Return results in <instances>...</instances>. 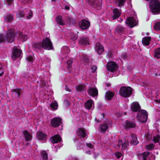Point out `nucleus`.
<instances>
[{
	"mask_svg": "<svg viewBox=\"0 0 160 160\" xmlns=\"http://www.w3.org/2000/svg\"><path fill=\"white\" fill-rule=\"evenodd\" d=\"M72 62V60H69L67 61V68L70 72L71 70V68L72 67L71 64Z\"/></svg>",
	"mask_w": 160,
	"mask_h": 160,
	"instance_id": "37",
	"label": "nucleus"
},
{
	"mask_svg": "<svg viewBox=\"0 0 160 160\" xmlns=\"http://www.w3.org/2000/svg\"><path fill=\"white\" fill-rule=\"evenodd\" d=\"M53 151L55 152H56L58 151V149L56 146H54L52 147Z\"/></svg>",
	"mask_w": 160,
	"mask_h": 160,
	"instance_id": "52",
	"label": "nucleus"
},
{
	"mask_svg": "<svg viewBox=\"0 0 160 160\" xmlns=\"http://www.w3.org/2000/svg\"><path fill=\"white\" fill-rule=\"evenodd\" d=\"M6 2L9 5H10L13 2V0H7Z\"/></svg>",
	"mask_w": 160,
	"mask_h": 160,
	"instance_id": "53",
	"label": "nucleus"
},
{
	"mask_svg": "<svg viewBox=\"0 0 160 160\" xmlns=\"http://www.w3.org/2000/svg\"><path fill=\"white\" fill-rule=\"evenodd\" d=\"M86 153L88 154H91V152L90 151H88L86 152Z\"/></svg>",
	"mask_w": 160,
	"mask_h": 160,
	"instance_id": "54",
	"label": "nucleus"
},
{
	"mask_svg": "<svg viewBox=\"0 0 160 160\" xmlns=\"http://www.w3.org/2000/svg\"><path fill=\"white\" fill-rule=\"evenodd\" d=\"M125 2V0H117V3L118 6H120L123 5Z\"/></svg>",
	"mask_w": 160,
	"mask_h": 160,
	"instance_id": "42",
	"label": "nucleus"
},
{
	"mask_svg": "<svg viewBox=\"0 0 160 160\" xmlns=\"http://www.w3.org/2000/svg\"><path fill=\"white\" fill-rule=\"evenodd\" d=\"M23 133L24 135L25 141H28L31 140L32 137L27 131H24L23 132Z\"/></svg>",
	"mask_w": 160,
	"mask_h": 160,
	"instance_id": "30",
	"label": "nucleus"
},
{
	"mask_svg": "<svg viewBox=\"0 0 160 160\" xmlns=\"http://www.w3.org/2000/svg\"><path fill=\"white\" fill-rule=\"evenodd\" d=\"M131 138L130 143L131 144L134 145H136L138 143L136 135L132 134Z\"/></svg>",
	"mask_w": 160,
	"mask_h": 160,
	"instance_id": "27",
	"label": "nucleus"
},
{
	"mask_svg": "<svg viewBox=\"0 0 160 160\" xmlns=\"http://www.w3.org/2000/svg\"><path fill=\"white\" fill-rule=\"evenodd\" d=\"M18 17L22 18L24 16V14L23 12H20L19 13H18Z\"/></svg>",
	"mask_w": 160,
	"mask_h": 160,
	"instance_id": "48",
	"label": "nucleus"
},
{
	"mask_svg": "<svg viewBox=\"0 0 160 160\" xmlns=\"http://www.w3.org/2000/svg\"><path fill=\"white\" fill-rule=\"evenodd\" d=\"M85 89V87L83 85H78L76 87V89L78 92H82Z\"/></svg>",
	"mask_w": 160,
	"mask_h": 160,
	"instance_id": "34",
	"label": "nucleus"
},
{
	"mask_svg": "<svg viewBox=\"0 0 160 160\" xmlns=\"http://www.w3.org/2000/svg\"><path fill=\"white\" fill-rule=\"evenodd\" d=\"M15 36V33L13 29H8L5 38L2 34H0V42H3L6 40L8 42H12L13 41Z\"/></svg>",
	"mask_w": 160,
	"mask_h": 160,
	"instance_id": "3",
	"label": "nucleus"
},
{
	"mask_svg": "<svg viewBox=\"0 0 160 160\" xmlns=\"http://www.w3.org/2000/svg\"><path fill=\"white\" fill-rule=\"evenodd\" d=\"M148 118V113L144 110H142L139 111L137 115V118L140 122L145 123Z\"/></svg>",
	"mask_w": 160,
	"mask_h": 160,
	"instance_id": "5",
	"label": "nucleus"
},
{
	"mask_svg": "<svg viewBox=\"0 0 160 160\" xmlns=\"http://www.w3.org/2000/svg\"><path fill=\"white\" fill-rule=\"evenodd\" d=\"M79 43L83 46H86L89 44L88 39L86 37H82L80 38Z\"/></svg>",
	"mask_w": 160,
	"mask_h": 160,
	"instance_id": "17",
	"label": "nucleus"
},
{
	"mask_svg": "<svg viewBox=\"0 0 160 160\" xmlns=\"http://www.w3.org/2000/svg\"><path fill=\"white\" fill-rule=\"evenodd\" d=\"M117 65L113 62H108L107 65V70L111 72H114L118 69Z\"/></svg>",
	"mask_w": 160,
	"mask_h": 160,
	"instance_id": "9",
	"label": "nucleus"
},
{
	"mask_svg": "<svg viewBox=\"0 0 160 160\" xmlns=\"http://www.w3.org/2000/svg\"><path fill=\"white\" fill-rule=\"evenodd\" d=\"M121 12L118 9L115 8L113 10V15L112 18L113 19H116L119 17L121 14Z\"/></svg>",
	"mask_w": 160,
	"mask_h": 160,
	"instance_id": "20",
	"label": "nucleus"
},
{
	"mask_svg": "<svg viewBox=\"0 0 160 160\" xmlns=\"http://www.w3.org/2000/svg\"><path fill=\"white\" fill-rule=\"evenodd\" d=\"M56 21L60 25H63L64 23L62 21V17L61 16H58L57 17Z\"/></svg>",
	"mask_w": 160,
	"mask_h": 160,
	"instance_id": "32",
	"label": "nucleus"
},
{
	"mask_svg": "<svg viewBox=\"0 0 160 160\" xmlns=\"http://www.w3.org/2000/svg\"><path fill=\"white\" fill-rule=\"evenodd\" d=\"M131 108L132 111L136 112L140 111V107L137 102H134L131 104Z\"/></svg>",
	"mask_w": 160,
	"mask_h": 160,
	"instance_id": "16",
	"label": "nucleus"
},
{
	"mask_svg": "<svg viewBox=\"0 0 160 160\" xmlns=\"http://www.w3.org/2000/svg\"><path fill=\"white\" fill-rule=\"evenodd\" d=\"M32 12L31 11H30L29 12V14L28 16H27V19H29L32 17Z\"/></svg>",
	"mask_w": 160,
	"mask_h": 160,
	"instance_id": "50",
	"label": "nucleus"
},
{
	"mask_svg": "<svg viewBox=\"0 0 160 160\" xmlns=\"http://www.w3.org/2000/svg\"><path fill=\"white\" fill-rule=\"evenodd\" d=\"M124 127L126 129L133 128L135 127V124L134 122L126 121V123L124 124Z\"/></svg>",
	"mask_w": 160,
	"mask_h": 160,
	"instance_id": "25",
	"label": "nucleus"
},
{
	"mask_svg": "<svg viewBox=\"0 0 160 160\" xmlns=\"http://www.w3.org/2000/svg\"><path fill=\"white\" fill-rule=\"evenodd\" d=\"M88 92V95L94 97L98 95V89L95 86H92L89 88Z\"/></svg>",
	"mask_w": 160,
	"mask_h": 160,
	"instance_id": "10",
	"label": "nucleus"
},
{
	"mask_svg": "<svg viewBox=\"0 0 160 160\" xmlns=\"http://www.w3.org/2000/svg\"><path fill=\"white\" fill-rule=\"evenodd\" d=\"M32 46L34 48L38 49L43 48L49 50L53 48L52 43L48 37L44 39L42 42L33 43Z\"/></svg>",
	"mask_w": 160,
	"mask_h": 160,
	"instance_id": "1",
	"label": "nucleus"
},
{
	"mask_svg": "<svg viewBox=\"0 0 160 160\" xmlns=\"http://www.w3.org/2000/svg\"><path fill=\"white\" fill-rule=\"evenodd\" d=\"M2 65L0 63V76H2L3 74Z\"/></svg>",
	"mask_w": 160,
	"mask_h": 160,
	"instance_id": "45",
	"label": "nucleus"
},
{
	"mask_svg": "<svg viewBox=\"0 0 160 160\" xmlns=\"http://www.w3.org/2000/svg\"><path fill=\"white\" fill-rule=\"evenodd\" d=\"M124 115H126L127 114V113L126 112H125L124 113Z\"/></svg>",
	"mask_w": 160,
	"mask_h": 160,
	"instance_id": "60",
	"label": "nucleus"
},
{
	"mask_svg": "<svg viewBox=\"0 0 160 160\" xmlns=\"http://www.w3.org/2000/svg\"><path fill=\"white\" fill-rule=\"evenodd\" d=\"M111 123L110 121H108L106 123L100 125L99 128L101 132H105L108 128L109 127L111 126Z\"/></svg>",
	"mask_w": 160,
	"mask_h": 160,
	"instance_id": "15",
	"label": "nucleus"
},
{
	"mask_svg": "<svg viewBox=\"0 0 160 160\" xmlns=\"http://www.w3.org/2000/svg\"><path fill=\"white\" fill-rule=\"evenodd\" d=\"M120 22H122V20H123L121 18H120Z\"/></svg>",
	"mask_w": 160,
	"mask_h": 160,
	"instance_id": "59",
	"label": "nucleus"
},
{
	"mask_svg": "<svg viewBox=\"0 0 160 160\" xmlns=\"http://www.w3.org/2000/svg\"><path fill=\"white\" fill-rule=\"evenodd\" d=\"M69 7L68 6H66L65 7V8L67 10H69Z\"/></svg>",
	"mask_w": 160,
	"mask_h": 160,
	"instance_id": "55",
	"label": "nucleus"
},
{
	"mask_svg": "<svg viewBox=\"0 0 160 160\" xmlns=\"http://www.w3.org/2000/svg\"><path fill=\"white\" fill-rule=\"evenodd\" d=\"M93 104V101L91 99L89 100L85 103V108L88 109H92Z\"/></svg>",
	"mask_w": 160,
	"mask_h": 160,
	"instance_id": "26",
	"label": "nucleus"
},
{
	"mask_svg": "<svg viewBox=\"0 0 160 160\" xmlns=\"http://www.w3.org/2000/svg\"><path fill=\"white\" fill-rule=\"evenodd\" d=\"M115 156L117 158L116 160H122V155L120 152H116L114 154Z\"/></svg>",
	"mask_w": 160,
	"mask_h": 160,
	"instance_id": "36",
	"label": "nucleus"
},
{
	"mask_svg": "<svg viewBox=\"0 0 160 160\" xmlns=\"http://www.w3.org/2000/svg\"><path fill=\"white\" fill-rule=\"evenodd\" d=\"M90 4L97 9H100L101 8L102 1L101 0H88Z\"/></svg>",
	"mask_w": 160,
	"mask_h": 160,
	"instance_id": "8",
	"label": "nucleus"
},
{
	"mask_svg": "<svg viewBox=\"0 0 160 160\" xmlns=\"http://www.w3.org/2000/svg\"><path fill=\"white\" fill-rule=\"evenodd\" d=\"M86 145L88 147L90 148H93V145L90 143H87Z\"/></svg>",
	"mask_w": 160,
	"mask_h": 160,
	"instance_id": "51",
	"label": "nucleus"
},
{
	"mask_svg": "<svg viewBox=\"0 0 160 160\" xmlns=\"http://www.w3.org/2000/svg\"><path fill=\"white\" fill-rule=\"evenodd\" d=\"M82 60L85 63L88 62V59L87 56L85 55H83Z\"/></svg>",
	"mask_w": 160,
	"mask_h": 160,
	"instance_id": "44",
	"label": "nucleus"
},
{
	"mask_svg": "<svg viewBox=\"0 0 160 160\" xmlns=\"http://www.w3.org/2000/svg\"><path fill=\"white\" fill-rule=\"evenodd\" d=\"M62 50L64 53L67 54L70 51L68 48L67 46H64L62 48Z\"/></svg>",
	"mask_w": 160,
	"mask_h": 160,
	"instance_id": "41",
	"label": "nucleus"
},
{
	"mask_svg": "<svg viewBox=\"0 0 160 160\" xmlns=\"http://www.w3.org/2000/svg\"><path fill=\"white\" fill-rule=\"evenodd\" d=\"M37 137L39 140L41 141H45L47 139L46 135L41 132H37Z\"/></svg>",
	"mask_w": 160,
	"mask_h": 160,
	"instance_id": "19",
	"label": "nucleus"
},
{
	"mask_svg": "<svg viewBox=\"0 0 160 160\" xmlns=\"http://www.w3.org/2000/svg\"><path fill=\"white\" fill-rule=\"evenodd\" d=\"M147 1H151L149 7L152 12L155 14L160 12V2L158 0H145Z\"/></svg>",
	"mask_w": 160,
	"mask_h": 160,
	"instance_id": "2",
	"label": "nucleus"
},
{
	"mask_svg": "<svg viewBox=\"0 0 160 160\" xmlns=\"http://www.w3.org/2000/svg\"><path fill=\"white\" fill-rule=\"evenodd\" d=\"M61 138L60 136L58 135H55L51 138V141L53 143H57L61 140Z\"/></svg>",
	"mask_w": 160,
	"mask_h": 160,
	"instance_id": "22",
	"label": "nucleus"
},
{
	"mask_svg": "<svg viewBox=\"0 0 160 160\" xmlns=\"http://www.w3.org/2000/svg\"><path fill=\"white\" fill-rule=\"evenodd\" d=\"M4 18L6 22H11L13 20L14 17L12 14H7L4 16Z\"/></svg>",
	"mask_w": 160,
	"mask_h": 160,
	"instance_id": "23",
	"label": "nucleus"
},
{
	"mask_svg": "<svg viewBox=\"0 0 160 160\" xmlns=\"http://www.w3.org/2000/svg\"><path fill=\"white\" fill-rule=\"evenodd\" d=\"M50 107L52 110H56L58 108V104L56 101L52 102L50 105Z\"/></svg>",
	"mask_w": 160,
	"mask_h": 160,
	"instance_id": "33",
	"label": "nucleus"
},
{
	"mask_svg": "<svg viewBox=\"0 0 160 160\" xmlns=\"http://www.w3.org/2000/svg\"><path fill=\"white\" fill-rule=\"evenodd\" d=\"M126 23L128 26L132 28L138 25L137 20L133 17H130L127 18Z\"/></svg>",
	"mask_w": 160,
	"mask_h": 160,
	"instance_id": "7",
	"label": "nucleus"
},
{
	"mask_svg": "<svg viewBox=\"0 0 160 160\" xmlns=\"http://www.w3.org/2000/svg\"><path fill=\"white\" fill-rule=\"evenodd\" d=\"M95 49L99 54H102L104 51L103 47L99 42H98L96 44Z\"/></svg>",
	"mask_w": 160,
	"mask_h": 160,
	"instance_id": "21",
	"label": "nucleus"
},
{
	"mask_svg": "<svg viewBox=\"0 0 160 160\" xmlns=\"http://www.w3.org/2000/svg\"><path fill=\"white\" fill-rule=\"evenodd\" d=\"M77 136L78 138H84L87 135L86 132L84 128H79L77 129Z\"/></svg>",
	"mask_w": 160,
	"mask_h": 160,
	"instance_id": "11",
	"label": "nucleus"
},
{
	"mask_svg": "<svg viewBox=\"0 0 160 160\" xmlns=\"http://www.w3.org/2000/svg\"><path fill=\"white\" fill-rule=\"evenodd\" d=\"M128 145L129 142L126 140H119L116 148L118 149H121L122 150H125L128 148Z\"/></svg>",
	"mask_w": 160,
	"mask_h": 160,
	"instance_id": "6",
	"label": "nucleus"
},
{
	"mask_svg": "<svg viewBox=\"0 0 160 160\" xmlns=\"http://www.w3.org/2000/svg\"><path fill=\"white\" fill-rule=\"evenodd\" d=\"M91 69L92 70V73L94 72L97 69V67L96 66H92L91 68Z\"/></svg>",
	"mask_w": 160,
	"mask_h": 160,
	"instance_id": "47",
	"label": "nucleus"
},
{
	"mask_svg": "<svg viewBox=\"0 0 160 160\" xmlns=\"http://www.w3.org/2000/svg\"><path fill=\"white\" fill-rule=\"evenodd\" d=\"M22 53V51L16 47H14L12 51V58L13 60H16L18 57H20Z\"/></svg>",
	"mask_w": 160,
	"mask_h": 160,
	"instance_id": "12",
	"label": "nucleus"
},
{
	"mask_svg": "<svg viewBox=\"0 0 160 160\" xmlns=\"http://www.w3.org/2000/svg\"><path fill=\"white\" fill-rule=\"evenodd\" d=\"M114 95V93L110 91H108L106 93L105 99L107 100H110L112 98Z\"/></svg>",
	"mask_w": 160,
	"mask_h": 160,
	"instance_id": "24",
	"label": "nucleus"
},
{
	"mask_svg": "<svg viewBox=\"0 0 160 160\" xmlns=\"http://www.w3.org/2000/svg\"><path fill=\"white\" fill-rule=\"evenodd\" d=\"M156 101H157V102L160 103V99L159 100H156Z\"/></svg>",
	"mask_w": 160,
	"mask_h": 160,
	"instance_id": "57",
	"label": "nucleus"
},
{
	"mask_svg": "<svg viewBox=\"0 0 160 160\" xmlns=\"http://www.w3.org/2000/svg\"><path fill=\"white\" fill-rule=\"evenodd\" d=\"M143 160H150L153 158L152 155L148 152H146L141 155Z\"/></svg>",
	"mask_w": 160,
	"mask_h": 160,
	"instance_id": "18",
	"label": "nucleus"
},
{
	"mask_svg": "<svg viewBox=\"0 0 160 160\" xmlns=\"http://www.w3.org/2000/svg\"><path fill=\"white\" fill-rule=\"evenodd\" d=\"M154 29L156 30H160V22H157L154 26Z\"/></svg>",
	"mask_w": 160,
	"mask_h": 160,
	"instance_id": "40",
	"label": "nucleus"
},
{
	"mask_svg": "<svg viewBox=\"0 0 160 160\" xmlns=\"http://www.w3.org/2000/svg\"><path fill=\"white\" fill-rule=\"evenodd\" d=\"M155 75L156 76H158V75H160V72H159L158 73H157L156 72L155 73Z\"/></svg>",
	"mask_w": 160,
	"mask_h": 160,
	"instance_id": "56",
	"label": "nucleus"
},
{
	"mask_svg": "<svg viewBox=\"0 0 160 160\" xmlns=\"http://www.w3.org/2000/svg\"><path fill=\"white\" fill-rule=\"evenodd\" d=\"M77 38L76 36L74 37V38H73V40H75Z\"/></svg>",
	"mask_w": 160,
	"mask_h": 160,
	"instance_id": "58",
	"label": "nucleus"
},
{
	"mask_svg": "<svg viewBox=\"0 0 160 160\" xmlns=\"http://www.w3.org/2000/svg\"><path fill=\"white\" fill-rule=\"evenodd\" d=\"M159 144L160 145V142H159Z\"/></svg>",
	"mask_w": 160,
	"mask_h": 160,
	"instance_id": "62",
	"label": "nucleus"
},
{
	"mask_svg": "<svg viewBox=\"0 0 160 160\" xmlns=\"http://www.w3.org/2000/svg\"><path fill=\"white\" fill-rule=\"evenodd\" d=\"M160 140V136L159 135L157 134L155 136H154L153 138V141L155 143H157Z\"/></svg>",
	"mask_w": 160,
	"mask_h": 160,
	"instance_id": "38",
	"label": "nucleus"
},
{
	"mask_svg": "<svg viewBox=\"0 0 160 160\" xmlns=\"http://www.w3.org/2000/svg\"><path fill=\"white\" fill-rule=\"evenodd\" d=\"M154 57L157 58H160V48H158L154 50Z\"/></svg>",
	"mask_w": 160,
	"mask_h": 160,
	"instance_id": "31",
	"label": "nucleus"
},
{
	"mask_svg": "<svg viewBox=\"0 0 160 160\" xmlns=\"http://www.w3.org/2000/svg\"><path fill=\"white\" fill-rule=\"evenodd\" d=\"M132 93V90L131 87L124 86L121 87L119 92L120 95L125 98L129 97Z\"/></svg>",
	"mask_w": 160,
	"mask_h": 160,
	"instance_id": "4",
	"label": "nucleus"
},
{
	"mask_svg": "<svg viewBox=\"0 0 160 160\" xmlns=\"http://www.w3.org/2000/svg\"><path fill=\"white\" fill-rule=\"evenodd\" d=\"M21 93V91L19 89H16L13 92V94L15 95L17 97H19Z\"/></svg>",
	"mask_w": 160,
	"mask_h": 160,
	"instance_id": "43",
	"label": "nucleus"
},
{
	"mask_svg": "<svg viewBox=\"0 0 160 160\" xmlns=\"http://www.w3.org/2000/svg\"><path fill=\"white\" fill-rule=\"evenodd\" d=\"M68 22L69 24H73L74 22V21L73 19L72 18H68Z\"/></svg>",
	"mask_w": 160,
	"mask_h": 160,
	"instance_id": "46",
	"label": "nucleus"
},
{
	"mask_svg": "<svg viewBox=\"0 0 160 160\" xmlns=\"http://www.w3.org/2000/svg\"><path fill=\"white\" fill-rule=\"evenodd\" d=\"M56 0H52V1L53 2H55L56 1Z\"/></svg>",
	"mask_w": 160,
	"mask_h": 160,
	"instance_id": "61",
	"label": "nucleus"
},
{
	"mask_svg": "<svg viewBox=\"0 0 160 160\" xmlns=\"http://www.w3.org/2000/svg\"><path fill=\"white\" fill-rule=\"evenodd\" d=\"M154 146V145L153 144L151 143L146 145L145 147L148 150H152L153 149Z\"/></svg>",
	"mask_w": 160,
	"mask_h": 160,
	"instance_id": "39",
	"label": "nucleus"
},
{
	"mask_svg": "<svg viewBox=\"0 0 160 160\" xmlns=\"http://www.w3.org/2000/svg\"><path fill=\"white\" fill-rule=\"evenodd\" d=\"M96 156H95V158H96Z\"/></svg>",
	"mask_w": 160,
	"mask_h": 160,
	"instance_id": "63",
	"label": "nucleus"
},
{
	"mask_svg": "<svg viewBox=\"0 0 160 160\" xmlns=\"http://www.w3.org/2000/svg\"><path fill=\"white\" fill-rule=\"evenodd\" d=\"M41 156L43 160H47L48 159V154L46 151H42L41 152Z\"/></svg>",
	"mask_w": 160,
	"mask_h": 160,
	"instance_id": "35",
	"label": "nucleus"
},
{
	"mask_svg": "<svg viewBox=\"0 0 160 160\" xmlns=\"http://www.w3.org/2000/svg\"><path fill=\"white\" fill-rule=\"evenodd\" d=\"M90 25L89 22L85 20H82L79 23V26L80 28L84 30L88 28Z\"/></svg>",
	"mask_w": 160,
	"mask_h": 160,
	"instance_id": "13",
	"label": "nucleus"
},
{
	"mask_svg": "<svg viewBox=\"0 0 160 160\" xmlns=\"http://www.w3.org/2000/svg\"><path fill=\"white\" fill-rule=\"evenodd\" d=\"M61 119L59 118H55L52 119L51 122V125L53 127H58L60 125L62 122Z\"/></svg>",
	"mask_w": 160,
	"mask_h": 160,
	"instance_id": "14",
	"label": "nucleus"
},
{
	"mask_svg": "<svg viewBox=\"0 0 160 160\" xmlns=\"http://www.w3.org/2000/svg\"><path fill=\"white\" fill-rule=\"evenodd\" d=\"M17 35L23 42H24L27 40L28 37L27 35L22 32H18L17 33Z\"/></svg>",
	"mask_w": 160,
	"mask_h": 160,
	"instance_id": "28",
	"label": "nucleus"
},
{
	"mask_svg": "<svg viewBox=\"0 0 160 160\" xmlns=\"http://www.w3.org/2000/svg\"><path fill=\"white\" fill-rule=\"evenodd\" d=\"M151 40V38L149 37H144L142 40V43L144 45L148 46Z\"/></svg>",
	"mask_w": 160,
	"mask_h": 160,
	"instance_id": "29",
	"label": "nucleus"
},
{
	"mask_svg": "<svg viewBox=\"0 0 160 160\" xmlns=\"http://www.w3.org/2000/svg\"><path fill=\"white\" fill-rule=\"evenodd\" d=\"M27 59L28 61L31 62L33 60V58L31 56H29L27 57Z\"/></svg>",
	"mask_w": 160,
	"mask_h": 160,
	"instance_id": "49",
	"label": "nucleus"
}]
</instances>
